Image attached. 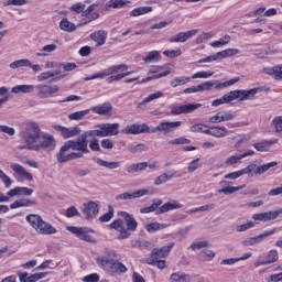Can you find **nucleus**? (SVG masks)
Returning <instances> with one entry per match:
<instances>
[{"instance_id":"nucleus-1","label":"nucleus","mask_w":282,"mask_h":282,"mask_svg":"<svg viewBox=\"0 0 282 282\" xmlns=\"http://www.w3.org/2000/svg\"><path fill=\"white\" fill-rule=\"evenodd\" d=\"M118 216L122 217L124 220H113L109 225V228H111L112 230H117L119 232L118 239H129V237H131V232H135V230H138V220H135L133 215L127 212H119ZM124 223L127 228L124 227Z\"/></svg>"},{"instance_id":"nucleus-2","label":"nucleus","mask_w":282,"mask_h":282,"mask_svg":"<svg viewBox=\"0 0 282 282\" xmlns=\"http://www.w3.org/2000/svg\"><path fill=\"white\" fill-rule=\"evenodd\" d=\"M87 138H94L91 132L85 131L77 139L66 141L68 149H72V153L75 160H83L85 155H89V141Z\"/></svg>"},{"instance_id":"nucleus-3","label":"nucleus","mask_w":282,"mask_h":282,"mask_svg":"<svg viewBox=\"0 0 282 282\" xmlns=\"http://www.w3.org/2000/svg\"><path fill=\"white\" fill-rule=\"evenodd\" d=\"M26 221L30 223V226L35 229L37 235H56L58 232L54 226L43 220L41 215L30 214L26 216Z\"/></svg>"},{"instance_id":"nucleus-4","label":"nucleus","mask_w":282,"mask_h":282,"mask_svg":"<svg viewBox=\"0 0 282 282\" xmlns=\"http://www.w3.org/2000/svg\"><path fill=\"white\" fill-rule=\"evenodd\" d=\"M98 130H89L93 138H111L120 133V123H101L97 124Z\"/></svg>"},{"instance_id":"nucleus-5","label":"nucleus","mask_w":282,"mask_h":282,"mask_svg":"<svg viewBox=\"0 0 282 282\" xmlns=\"http://www.w3.org/2000/svg\"><path fill=\"white\" fill-rule=\"evenodd\" d=\"M96 261L101 268H105L109 274H124V272H127V267L118 260L97 258Z\"/></svg>"},{"instance_id":"nucleus-6","label":"nucleus","mask_w":282,"mask_h":282,"mask_svg":"<svg viewBox=\"0 0 282 282\" xmlns=\"http://www.w3.org/2000/svg\"><path fill=\"white\" fill-rule=\"evenodd\" d=\"M41 140V128L36 122H30L26 128L25 142L28 144L29 151H32V147H36L35 142Z\"/></svg>"},{"instance_id":"nucleus-7","label":"nucleus","mask_w":282,"mask_h":282,"mask_svg":"<svg viewBox=\"0 0 282 282\" xmlns=\"http://www.w3.org/2000/svg\"><path fill=\"white\" fill-rule=\"evenodd\" d=\"M236 83H239V77H236L234 79H229L224 83H219L217 80L214 82H205L203 84L198 85L199 91H213V89H224L226 87H232Z\"/></svg>"},{"instance_id":"nucleus-8","label":"nucleus","mask_w":282,"mask_h":282,"mask_svg":"<svg viewBox=\"0 0 282 282\" xmlns=\"http://www.w3.org/2000/svg\"><path fill=\"white\" fill-rule=\"evenodd\" d=\"M175 242H170L162 248H154L150 253V257L145 259V263H155L156 260L166 259V257L171 254V250H173Z\"/></svg>"},{"instance_id":"nucleus-9","label":"nucleus","mask_w":282,"mask_h":282,"mask_svg":"<svg viewBox=\"0 0 282 282\" xmlns=\"http://www.w3.org/2000/svg\"><path fill=\"white\" fill-rule=\"evenodd\" d=\"M68 232H72L73 235H76L78 239L82 241H87L88 243H96V240L94 237H91L88 232H94V229H89L87 227H74V226H68L66 227Z\"/></svg>"},{"instance_id":"nucleus-10","label":"nucleus","mask_w":282,"mask_h":282,"mask_svg":"<svg viewBox=\"0 0 282 282\" xmlns=\"http://www.w3.org/2000/svg\"><path fill=\"white\" fill-rule=\"evenodd\" d=\"M56 148V140L52 134H44L40 138V143L31 147V151H54Z\"/></svg>"},{"instance_id":"nucleus-11","label":"nucleus","mask_w":282,"mask_h":282,"mask_svg":"<svg viewBox=\"0 0 282 282\" xmlns=\"http://www.w3.org/2000/svg\"><path fill=\"white\" fill-rule=\"evenodd\" d=\"M37 91L39 98L45 100V98H52L54 94H58L61 91V87L58 85H47V84H39L35 87Z\"/></svg>"},{"instance_id":"nucleus-12","label":"nucleus","mask_w":282,"mask_h":282,"mask_svg":"<svg viewBox=\"0 0 282 282\" xmlns=\"http://www.w3.org/2000/svg\"><path fill=\"white\" fill-rule=\"evenodd\" d=\"M259 89L258 88H253V89H249V90H231L229 91V100L230 102H232V100H250L252 98H254V96H257Z\"/></svg>"},{"instance_id":"nucleus-13","label":"nucleus","mask_w":282,"mask_h":282,"mask_svg":"<svg viewBox=\"0 0 282 282\" xmlns=\"http://www.w3.org/2000/svg\"><path fill=\"white\" fill-rule=\"evenodd\" d=\"M202 104H186L182 106H172L171 116H182V113H193L196 109H199Z\"/></svg>"},{"instance_id":"nucleus-14","label":"nucleus","mask_w":282,"mask_h":282,"mask_svg":"<svg viewBox=\"0 0 282 282\" xmlns=\"http://www.w3.org/2000/svg\"><path fill=\"white\" fill-rule=\"evenodd\" d=\"M69 150H70L69 145L67 144V142H65L59 149V152L56 154V160L59 164H65V162H72L76 160V158L74 156V153L73 152L69 153Z\"/></svg>"},{"instance_id":"nucleus-15","label":"nucleus","mask_w":282,"mask_h":282,"mask_svg":"<svg viewBox=\"0 0 282 282\" xmlns=\"http://www.w3.org/2000/svg\"><path fill=\"white\" fill-rule=\"evenodd\" d=\"M274 232H276L275 228L268 230V231H263L262 234H260L258 236L246 238L242 241V246H245L246 248H248L250 246H257V243H261L262 239H265V237H270L271 235H274Z\"/></svg>"},{"instance_id":"nucleus-16","label":"nucleus","mask_w":282,"mask_h":282,"mask_svg":"<svg viewBox=\"0 0 282 282\" xmlns=\"http://www.w3.org/2000/svg\"><path fill=\"white\" fill-rule=\"evenodd\" d=\"M177 127H182V121H162L158 127L152 129V133H158V131H163L164 135H169L171 133V129H177Z\"/></svg>"},{"instance_id":"nucleus-17","label":"nucleus","mask_w":282,"mask_h":282,"mask_svg":"<svg viewBox=\"0 0 282 282\" xmlns=\"http://www.w3.org/2000/svg\"><path fill=\"white\" fill-rule=\"evenodd\" d=\"M100 212V206L98 205V203L90 200L88 203L84 204V209L82 210V213H84L86 219H94V217H96V215H98V213Z\"/></svg>"},{"instance_id":"nucleus-18","label":"nucleus","mask_w":282,"mask_h":282,"mask_svg":"<svg viewBox=\"0 0 282 282\" xmlns=\"http://www.w3.org/2000/svg\"><path fill=\"white\" fill-rule=\"evenodd\" d=\"M53 129L55 131H58L63 138L68 139V138H76V135H80V127L76 126L74 128H65L63 126H53Z\"/></svg>"},{"instance_id":"nucleus-19","label":"nucleus","mask_w":282,"mask_h":282,"mask_svg":"<svg viewBox=\"0 0 282 282\" xmlns=\"http://www.w3.org/2000/svg\"><path fill=\"white\" fill-rule=\"evenodd\" d=\"M126 135H138V133H149V127L143 124H131L121 130Z\"/></svg>"},{"instance_id":"nucleus-20","label":"nucleus","mask_w":282,"mask_h":282,"mask_svg":"<svg viewBox=\"0 0 282 282\" xmlns=\"http://www.w3.org/2000/svg\"><path fill=\"white\" fill-rule=\"evenodd\" d=\"M199 32V30H189L186 32H180L173 37L169 39V43H186L188 39H192V36H195Z\"/></svg>"},{"instance_id":"nucleus-21","label":"nucleus","mask_w":282,"mask_h":282,"mask_svg":"<svg viewBox=\"0 0 282 282\" xmlns=\"http://www.w3.org/2000/svg\"><path fill=\"white\" fill-rule=\"evenodd\" d=\"M90 111L97 113V116H113V106L111 102H104L100 106H94Z\"/></svg>"},{"instance_id":"nucleus-22","label":"nucleus","mask_w":282,"mask_h":282,"mask_svg":"<svg viewBox=\"0 0 282 282\" xmlns=\"http://www.w3.org/2000/svg\"><path fill=\"white\" fill-rule=\"evenodd\" d=\"M279 215H282V209L276 212H265V213L254 214L252 216V219L253 221H272V219H276Z\"/></svg>"},{"instance_id":"nucleus-23","label":"nucleus","mask_w":282,"mask_h":282,"mask_svg":"<svg viewBox=\"0 0 282 282\" xmlns=\"http://www.w3.org/2000/svg\"><path fill=\"white\" fill-rule=\"evenodd\" d=\"M178 208H182V204L180 202H167L164 203L162 206H159V208L156 209V215H164L165 213H169V210H178Z\"/></svg>"},{"instance_id":"nucleus-24","label":"nucleus","mask_w":282,"mask_h":282,"mask_svg":"<svg viewBox=\"0 0 282 282\" xmlns=\"http://www.w3.org/2000/svg\"><path fill=\"white\" fill-rule=\"evenodd\" d=\"M230 120H235V115L230 112H217L215 116L209 118V122L212 124H218L219 122H228Z\"/></svg>"},{"instance_id":"nucleus-25","label":"nucleus","mask_w":282,"mask_h":282,"mask_svg":"<svg viewBox=\"0 0 282 282\" xmlns=\"http://www.w3.org/2000/svg\"><path fill=\"white\" fill-rule=\"evenodd\" d=\"M47 276V272L34 273L28 276V272L19 273V279L21 282H36L41 281V279H45Z\"/></svg>"},{"instance_id":"nucleus-26","label":"nucleus","mask_w":282,"mask_h":282,"mask_svg":"<svg viewBox=\"0 0 282 282\" xmlns=\"http://www.w3.org/2000/svg\"><path fill=\"white\" fill-rule=\"evenodd\" d=\"M205 132L206 135H213L214 138H226L228 135L226 127H209Z\"/></svg>"},{"instance_id":"nucleus-27","label":"nucleus","mask_w":282,"mask_h":282,"mask_svg":"<svg viewBox=\"0 0 282 282\" xmlns=\"http://www.w3.org/2000/svg\"><path fill=\"white\" fill-rule=\"evenodd\" d=\"M173 177H176L174 171H167L165 173H162L154 180V186H162V184H166V182H171Z\"/></svg>"},{"instance_id":"nucleus-28","label":"nucleus","mask_w":282,"mask_h":282,"mask_svg":"<svg viewBox=\"0 0 282 282\" xmlns=\"http://www.w3.org/2000/svg\"><path fill=\"white\" fill-rule=\"evenodd\" d=\"M34 193V189L29 187H15L13 189H10L8 192L9 197H21V195H24L25 197L32 195Z\"/></svg>"},{"instance_id":"nucleus-29","label":"nucleus","mask_w":282,"mask_h":282,"mask_svg":"<svg viewBox=\"0 0 282 282\" xmlns=\"http://www.w3.org/2000/svg\"><path fill=\"white\" fill-rule=\"evenodd\" d=\"M276 261H279V251L270 250L265 260L257 263V268H259V265H270V263H276Z\"/></svg>"},{"instance_id":"nucleus-30","label":"nucleus","mask_w":282,"mask_h":282,"mask_svg":"<svg viewBox=\"0 0 282 282\" xmlns=\"http://www.w3.org/2000/svg\"><path fill=\"white\" fill-rule=\"evenodd\" d=\"M48 78H52L50 83H58V80H63V78H65V75H57L56 77H54V73L44 72L37 76V80L40 83H43V80H48Z\"/></svg>"},{"instance_id":"nucleus-31","label":"nucleus","mask_w":282,"mask_h":282,"mask_svg":"<svg viewBox=\"0 0 282 282\" xmlns=\"http://www.w3.org/2000/svg\"><path fill=\"white\" fill-rule=\"evenodd\" d=\"M170 282H191V274L178 271L170 275Z\"/></svg>"},{"instance_id":"nucleus-32","label":"nucleus","mask_w":282,"mask_h":282,"mask_svg":"<svg viewBox=\"0 0 282 282\" xmlns=\"http://www.w3.org/2000/svg\"><path fill=\"white\" fill-rule=\"evenodd\" d=\"M148 166H149V163L147 162L132 163L126 169V171L127 173H140V171H147Z\"/></svg>"},{"instance_id":"nucleus-33","label":"nucleus","mask_w":282,"mask_h":282,"mask_svg":"<svg viewBox=\"0 0 282 282\" xmlns=\"http://www.w3.org/2000/svg\"><path fill=\"white\" fill-rule=\"evenodd\" d=\"M34 85H18L11 89L12 94H32Z\"/></svg>"},{"instance_id":"nucleus-34","label":"nucleus","mask_w":282,"mask_h":282,"mask_svg":"<svg viewBox=\"0 0 282 282\" xmlns=\"http://www.w3.org/2000/svg\"><path fill=\"white\" fill-rule=\"evenodd\" d=\"M162 96H164L162 91H156L154 94L149 95L141 102L137 105V109H142V107H144L147 102H151L152 100H158V98H162Z\"/></svg>"},{"instance_id":"nucleus-35","label":"nucleus","mask_w":282,"mask_h":282,"mask_svg":"<svg viewBox=\"0 0 282 282\" xmlns=\"http://www.w3.org/2000/svg\"><path fill=\"white\" fill-rule=\"evenodd\" d=\"M90 39L97 43V47H100V45H105L107 37L105 31H97L90 35Z\"/></svg>"},{"instance_id":"nucleus-36","label":"nucleus","mask_w":282,"mask_h":282,"mask_svg":"<svg viewBox=\"0 0 282 282\" xmlns=\"http://www.w3.org/2000/svg\"><path fill=\"white\" fill-rule=\"evenodd\" d=\"M169 224H160V223H150L145 226L147 232H158V230H164V228H169Z\"/></svg>"},{"instance_id":"nucleus-37","label":"nucleus","mask_w":282,"mask_h":282,"mask_svg":"<svg viewBox=\"0 0 282 282\" xmlns=\"http://www.w3.org/2000/svg\"><path fill=\"white\" fill-rule=\"evenodd\" d=\"M279 165V162L276 161H273V162H270V163H267L264 165H260V166H257L256 165V175H263V173H265L267 171H270V169H273V166H278Z\"/></svg>"},{"instance_id":"nucleus-38","label":"nucleus","mask_w":282,"mask_h":282,"mask_svg":"<svg viewBox=\"0 0 282 282\" xmlns=\"http://www.w3.org/2000/svg\"><path fill=\"white\" fill-rule=\"evenodd\" d=\"M98 166H104L105 169H120V162L119 161H105L102 159H97Z\"/></svg>"},{"instance_id":"nucleus-39","label":"nucleus","mask_w":282,"mask_h":282,"mask_svg":"<svg viewBox=\"0 0 282 282\" xmlns=\"http://www.w3.org/2000/svg\"><path fill=\"white\" fill-rule=\"evenodd\" d=\"M149 12H153V7H139L130 12V17H142L149 14Z\"/></svg>"},{"instance_id":"nucleus-40","label":"nucleus","mask_w":282,"mask_h":282,"mask_svg":"<svg viewBox=\"0 0 282 282\" xmlns=\"http://www.w3.org/2000/svg\"><path fill=\"white\" fill-rule=\"evenodd\" d=\"M29 66H31V62L28 58L14 61L9 65L11 69H21V67H29Z\"/></svg>"},{"instance_id":"nucleus-41","label":"nucleus","mask_w":282,"mask_h":282,"mask_svg":"<svg viewBox=\"0 0 282 282\" xmlns=\"http://www.w3.org/2000/svg\"><path fill=\"white\" fill-rule=\"evenodd\" d=\"M162 58V55L158 51L149 52L148 55L143 58V62L149 65V63H158Z\"/></svg>"},{"instance_id":"nucleus-42","label":"nucleus","mask_w":282,"mask_h":282,"mask_svg":"<svg viewBox=\"0 0 282 282\" xmlns=\"http://www.w3.org/2000/svg\"><path fill=\"white\" fill-rule=\"evenodd\" d=\"M161 204H162V199L158 198L152 203V205L150 207H144V208L140 209V213L142 215L149 214V213H154V210H158V208H160Z\"/></svg>"},{"instance_id":"nucleus-43","label":"nucleus","mask_w":282,"mask_h":282,"mask_svg":"<svg viewBox=\"0 0 282 282\" xmlns=\"http://www.w3.org/2000/svg\"><path fill=\"white\" fill-rule=\"evenodd\" d=\"M59 28L64 32H74V30H76V24L69 22V20H67V19H63L59 22Z\"/></svg>"},{"instance_id":"nucleus-44","label":"nucleus","mask_w":282,"mask_h":282,"mask_svg":"<svg viewBox=\"0 0 282 282\" xmlns=\"http://www.w3.org/2000/svg\"><path fill=\"white\" fill-rule=\"evenodd\" d=\"M58 46L56 44H48L42 47L41 53H36V56H48L52 52H56Z\"/></svg>"},{"instance_id":"nucleus-45","label":"nucleus","mask_w":282,"mask_h":282,"mask_svg":"<svg viewBox=\"0 0 282 282\" xmlns=\"http://www.w3.org/2000/svg\"><path fill=\"white\" fill-rule=\"evenodd\" d=\"M186 83H191V77H176L171 80V87H182V85H186Z\"/></svg>"},{"instance_id":"nucleus-46","label":"nucleus","mask_w":282,"mask_h":282,"mask_svg":"<svg viewBox=\"0 0 282 282\" xmlns=\"http://www.w3.org/2000/svg\"><path fill=\"white\" fill-rule=\"evenodd\" d=\"M127 3H131L130 1H124V0H110L106 7L107 8H112L113 10H118V8H124Z\"/></svg>"},{"instance_id":"nucleus-47","label":"nucleus","mask_w":282,"mask_h":282,"mask_svg":"<svg viewBox=\"0 0 282 282\" xmlns=\"http://www.w3.org/2000/svg\"><path fill=\"white\" fill-rule=\"evenodd\" d=\"M246 188V185H240L238 187L235 186H227L218 191V193H224V195H232V193H237V191H241Z\"/></svg>"},{"instance_id":"nucleus-48","label":"nucleus","mask_w":282,"mask_h":282,"mask_svg":"<svg viewBox=\"0 0 282 282\" xmlns=\"http://www.w3.org/2000/svg\"><path fill=\"white\" fill-rule=\"evenodd\" d=\"M88 115H89V109H86V110H80V111L69 113L68 118L70 120H83V118H85V116H88Z\"/></svg>"},{"instance_id":"nucleus-49","label":"nucleus","mask_w":282,"mask_h":282,"mask_svg":"<svg viewBox=\"0 0 282 282\" xmlns=\"http://www.w3.org/2000/svg\"><path fill=\"white\" fill-rule=\"evenodd\" d=\"M239 54L238 48H227L225 51L218 52V56L221 58H228L229 56H237Z\"/></svg>"},{"instance_id":"nucleus-50","label":"nucleus","mask_w":282,"mask_h":282,"mask_svg":"<svg viewBox=\"0 0 282 282\" xmlns=\"http://www.w3.org/2000/svg\"><path fill=\"white\" fill-rule=\"evenodd\" d=\"M230 102L229 94L224 95L223 97L212 101V107H219L220 105H228Z\"/></svg>"},{"instance_id":"nucleus-51","label":"nucleus","mask_w":282,"mask_h":282,"mask_svg":"<svg viewBox=\"0 0 282 282\" xmlns=\"http://www.w3.org/2000/svg\"><path fill=\"white\" fill-rule=\"evenodd\" d=\"M208 129H210V127L204 123H197L191 127V131H193V133H206Z\"/></svg>"},{"instance_id":"nucleus-52","label":"nucleus","mask_w":282,"mask_h":282,"mask_svg":"<svg viewBox=\"0 0 282 282\" xmlns=\"http://www.w3.org/2000/svg\"><path fill=\"white\" fill-rule=\"evenodd\" d=\"M272 126L280 135H282V116H276L272 120Z\"/></svg>"},{"instance_id":"nucleus-53","label":"nucleus","mask_w":282,"mask_h":282,"mask_svg":"<svg viewBox=\"0 0 282 282\" xmlns=\"http://www.w3.org/2000/svg\"><path fill=\"white\" fill-rule=\"evenodd\" d=\"M215 204L214 203H210L208 205H204V206H200V207H196L194 209H191L189 213H206L208 210H215Z\"/></svg>"},{"instance_id":"nucleus-54","label":"nucleus","mask_w":282,"mask_h":282,"mask_svg":"<svg viewBox=\"0 0 282 282\" xmlns=\"http://www.w3.org/2000/svg\"><path fill=\"white\" fill-rule=\"evenodd\" d=\"M241 160H243L241 154L240 155H231L228 159H226L225 164L227 166H235V164H239V162H241Z\"/></svg>"},{"instance_id":"nucleus-55","label":"nucleus","mask_w":282,"mask_h":282,"mask_svg":"<svg viewBox=\"0 0 282 282\" xmlns=\"http://www.w3.org/2000/svg\"><path fill=\"white\" fill-rule=\"evenodd\" d=\"M144 151H149V147L144 143H139L132 148H130V153H142Z\"/></svg>"},{"instance_id":"nucleus-56","label":"nucleus","mask_w":282,"mask_h":282,"mask_svg":"<svg viewBox=\"0 0 282 282\" xmlns=\"http://www.w3.org/2000/svg\"><path fill=\"white\" fill-rule=\"evenodd\" d=\"M230 43V35L223 36L219 41L213 42L212 47H221V45H228Z\"/></svg>"},{"instance_id":"nucleus-57","label":"nucleus","mask_w":282,"mask_h":282,"mask_svg":"<svg viewBox=\"0 0 282 282\" xmlns=\"http://www.w3.org/2000/svg\"><path fill=\"white\" fill-rule=\"evenodd\" d=\"M111 219H113V207L110 206L108 213L104 214L99 218V221H101V224H107V221H111Z\"/></svg>"},{"instance_id":"nucleus-58","label":"nucleus","mask_w":282,"mask_h":282,"mask_svg":"<svg viewBox=\"0 0 282 282\" xmlns=\"http://www.w3.org/2000/svg\"><path fill=\"white\" fill-rule=\"evenodd\" d=\"M274 52H276V50H272V48H268V50H258L254 53V56H257L258 58H265V56H268L269 54H274Z\"/></svg>"},{"instance_id":"nucleus-59","label":"nucleus","mask_w":282,"mask_h":282,"mask_svg":"<svg viewBox=\"0 0 282 282\" xmlns=\"http://www.w3.org/2000/svg\"><path fill=\"white\" fill-rule=\"evenodd\" d=\"M128 67L124 64L116 65L109 68L110 74H122L127 72Z\"/></svg>"},{"instance_id":"nucleus-60","label":"nucleus","mask_w":282,"mask_h":282,"mask_svg":"<svg viewBox=\"0 0 282 282\" xmlns=\"http://www.w3.org/2000/svg\"><path fill=\"white\" fill-rule=\"evenodd\" d=\"M197 169H202V163H199V159H195L187 166L188 173H195V171H197Z\"/></svg>"},{"instance_id":"nucleus-61","label":"nucleus","mask_w":282,"mask_h":282,"mask_svg":"<svg viewBox=\"0 0 282 282\" xmlns=\"http://www.w3.org/2000/svg\"><path fill=\"white\" fill-rule=\"evenodd\" d=\"M250 228H254V224L252 223V220H249L248 223L242 224V225H238L236 227V231L246 232V230H250Z\"/></svg>"},{"instance_id":"nucleus-62","label":"nucleus","mask_w":282,"mask_h":282,"mask_svg":"<svg viewBox=\"0 0 282 282\" xmlns=\"http://www.w3.org/2000/svg\"><path fill=\"white\" fill-rule=\"evenodd\" d=\"M270 144H272V142H258V143H254L253 147L256 151H260V153H263L268 151V147H270Z\"/></svg>"},{"instance_id":"nucleus-63","label":"nucleus","mask_w":282,"mask_h":282,"mask_svg":"<svg viewBox=\"0 0 282 282\" xmlns=\"http://www.w3.org/2000/svg\"><path fill=\"white\" fill-rule=\"evenodd\" d=\"M163 54L167 58H177L178 56H182V50L178 48L176 51H164Z\"/></svg>"},{"instance_id":"nucleus-64","label":"nucleus","mask_w":282,"mask_h":282,"mask_svg":"<svg viewBox=\"0 0 282 282\" xmlns=\"http://www.w3.org/2000/svg\"><path fill=\"white\" fill-rule=\"evenodd\" d=\"M66 217L72 218V217H80V213L78 209H76L74 206H70L66 209Z\"/></svg>"}]
</instances>
